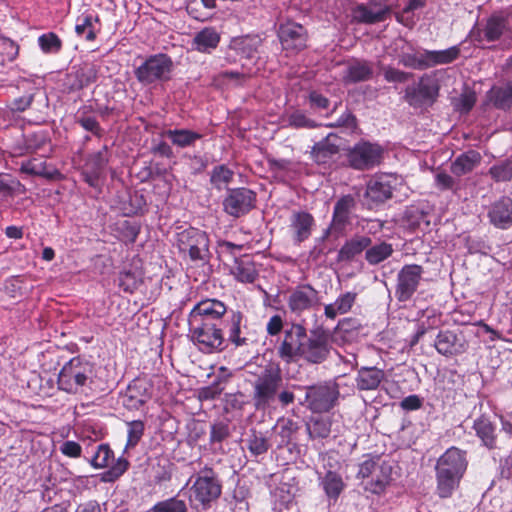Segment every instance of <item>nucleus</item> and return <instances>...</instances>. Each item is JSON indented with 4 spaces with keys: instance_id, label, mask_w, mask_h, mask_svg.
Here are the masks:
<instances>
[{
    "instance_id": "1",
    "label": "nucleus",
    "mask_w": 512,
    "mask_h": 512,
    "mask_svg": "<svg viewBox=\"0 0 512 512\" xmlns=\"http://www.w3.org/2000/svg\"><path fill=\"white\" fill-rule=\"evenodd\" d=\"M332 349V335L323 325L310 329L308 334L303 324L295 322L284 330L277 355L287 364L303 360L319 365L330 358Z\"/></svg>"
},
{
    "instance_id": "2",
    "label": "nucleus",
    "mask_w": 512,
    "mask_h": 512,
    "mask_svg": "<svg viewBox=\"0 0 512 512\" xmlns=\"http://www.w3.org/2000/svg\"><path fill=\"white\" fill-rule=\"evenodd\" d=\"M251 385V402L256 411L266 412L278 404L286 408L294 404L296 396L292 384L285 383L279 363H269L254 375Z\"/></svg>"
},
{
    "instance_id": "3",
    "label": "nucleus",
    "mask_w": 512,
    "mask_h": 512,
    "mask_svg": "<svg viewBox=\"0 0 512 512\" xmlns=\"http://www.w3.org/2000/svg\"><path fill=\"white\" fill-rule=\"evenodd\" d=\"M94 365L76 356L66 362L58 373L57 384L59 390L78 395L86 392L92 383Z\"/></svg>"
},
{
    "instance_id": "4",
    "label": "nucleus",
    "mask_w": 512,
    "mask_h": 512,
    "mask_svg": "<svg viewBox=\"0 0 512 512\" xmlns=\"http://www.w3.org/2000/svg\"><path fill=\"white\" fill-rule=\"evenodd\" d=\"M292 388L305 391L304 399L299 403L314 414L330 412L336 407L340 397L339 385L332 380L306 386L292 384Z\"/></svg>"
},
{
    "instance_id": "5",
    "label": "nucleus",
    "mask_w": 512,
    "mask_h": 512,
    "mask_svg": "<svg viewBox=\"0 0 512 512\" xmlns=\"http://www.w3.org/2000/svg\"><path fill=\"white\" fill-rule=\"evenodd\" d=\"M359 463L356 477L366 480L364 489L375 495L385 493L392 481L393 468L388 461L379 455L367 454Z\"/></svg>"
},
{
    "instance_id": "6",
    "label": "nucleus",
    "mask_w": 512,
    "mask_h": 512,
    "mask_svg": "<svg viewBox=\"0 0 512 512\" xmlns=\"http://www.w3.org/2000/svg\"><path fill=\"white\" fill-rule=\"evenodd\" d=\"M222 494L221 481L212 467L205 466L194 475V481L188 490V499L191 504L197 503L202 507H209Z\"/></svg>"
},
{
    "instance_id": "7",
    "label": "nucleus",
    "mask_w": 512,
    "mask_h": 512,
    "mask_svg": "<svg viewBox=\"0 0 512 512\" xmlns=\"http://www.w3.org/2000/svg\"><path fill=\"white\" fill-rule=\"evenodd\" d=\"M89 463L95 469L108 468L100 475V480L104 483L117 481L130 466L129 461L124 457L115 460L114 452L107 443L97 445Z\"/></svg>"
},
{
    "instance_id": "8",
    "label": "nucleus",
    "mask_w": 512,
    "mask_h": 512,
    "mask_svg": "<svg viewBox=\"0 0 512 512\" xmlns=\"http://www.w3.org/2000/svg\"><path fill=\"white\" fill-rule=\"evenodd\" d=\"M191 339L203 353L221 352L226 348L223 326L189 322Z\"/></svg>"
},
{
    "instance_id": "9",
    "label": "nucleus",
    "mask_w": 512,
    "mask_h": 512,
    "mask_svg": "<svg viewBox=\"0 0 512 512\" xmlns=\"http://www.w3.org/2000/svg\"><path fill=\"white\" fill-rule=\"evenodd\" d=\"M176 244L181 253L188 254L191 261H207L209 238L206 232L189 227L177 233Z\"/></svg>"
},
{
    "instance_id": "10",
    "label": "nucleus",
    "mask_w": 512,
    "mask_h": 512,
    "mask_svg": "<svg viewBox=\"0 0 512 512\" xmlns=\"http://www.w3.org/2000/svg\"><path fill=\"white\" fill-rule=\"evenodd\" d=\"M173 62L166 54L150 56L135 70L137 80L143 85L166 81L170 78Z\"/></svg>"
},
{
    "instance_id": "11",
    "label": "nucleus",
    "mask_w": 512,
    "mask_h": 512,
    "mask_svg": "<svg viewBox=\"0 0 512 512\" xmlns=\"http://www.w3.org/2000/svg\"><path fill=\"white\" fill-rule=\"evenodd\" d=\"M384 148L376 143L361 140L347 153L349 165L357 170H368L379 165L383 159Z\"/></svg>"
},
{
    "instance_id": "12",
    "label": "nucleus",
    "mask_w": 512,
    "mask_h": 512,
    "mask_svg": "<svg viewBox=\"0 0 512 512\" xmlns=\"http://www.w3.org/2000/svg\"><path fill=\"white\" fill-rule=\"evenodd\" d=\"M229 309L224 302L216 298H207L198 302L190 311L189 322L210 323L224 326Z\"/></svg>"
},
{
    "instance_id": "13",
    "label": "nucleus",
    "mask_w": 512,
    "mask_h": 512,
    "mask_svg": "<svg viewBox=\"0 0 512 512\" xmlns=\"http://www.w3.org/2000/svg\"><path fill=\"white\" fill-rule=\"evenodd\" d=\"M424 268L418 264H406L397 274L395 297L399 302H407L411 300L417 291Z\"/></svg>"
},
{
    "instance_id": "14",
    "label": "nucleus",
    "mask_w": 512,
    "mask_h": 512,
    "mask_svg": "<svg viewBox=\"0 0 512 512\" xmlns=\"http://www.w3.org/2000/svg\"><path fill=\"white\" fill-rule=\"evenodd\" d=\"M320 302L319 291L309 283L293 288L287 299V306L297 316L317 306Z\"/></svg>"
},
{
    "instance_id": "15",
    "label": "nucleus",
    "mask_w": 512,
    "mask_h": 512,
    "mask_svg": "<svg viewBox=\"0 0 512 512\" xmlns=\"http://www.w3.org/2000/svg\"><path fill=\"white\" fill-rule=\"evenodd\" d=\"M278 37L282 48L287 53H297L306 47V30L295 22L281 24L278 29Z\"/></svg>"
},
{
    "instance_id": "16",
    "label": "nucleus",
    "mask_w": 512,
    "mask_h": 512,
    "mask_svg": "<svg viewBox=\"0 0 512 512\" xmlns=\"http://www.w3.org/2000/svg\"><path fill=\"white\" fill-rule=\"evenodd\" d=\"M434 347L439 354L452 357L465 353L469 348V343L462 333L441 330L436 336Z\"/></svg>"
},
{
    "instance_id": "17",
    "label": "nucleus",
    "mask_w": 512,
    "mask_h": 512,
    "mask_svg": "<svg viewBox=\"0 0 512 512\" xmlns=\"http://www.w3.org/2000/svg\"><path fill=\"white\" fill-rule=\"evenodd\" d=\"M244 321L245 316L243 312L230 309L223 326V328L225 327L227 330V341L236 348L248 346L253 342L249 337V333L243 329L246 328V326L243 325Z\"/></svg>"
},
{
    "instance_id": "18",
    "label": "nucleus",
    "mask_w": 512,
    "mask_h": 512,
    "mask_svg": "<svg viewBox=\"0 0 512 512\" xmlns=\"http://www.w3.org/2000/svg\"><path fill=\"white\" fill-rule=\"evenodd\" d=\"M468 467L467 452L456 446L448 448L438 459L435 469L463 477Z\"/></svg>"
},
{
    "instance_id": "19",
    "label": "nucleus",
    "mask_w": 512,
    "mask_h": 512,
    "mask_svg": "<svg viewBox=\"0 0 512 512\" xmlns=\"http://www.w3.org/2000/svg\"><path fill=\"white\" fill-rule=\"evenodd\" d=\"M508 30V24L506 18L502 15L495 14L488 18L483 28L474 27L470 31V38L478 43L483 41L494 42L500 39V37Z\"/></svg>"
},
{
    "instance_id": "20",
    "label": "nucleus",
    "mask_w": 512,
    "mask_h": 512,
    "mask_svg": "<svg viewBox=\"0 0 512 512\" xmlns=\"http://www.w3.org/2000/svg\"><path fill=\"white\" fill-rule=\"evenodd\" d=\"M315 226V219L312 214L306 211H293L290 216L289 230L293 243L300 245L309 239Z\"/></svg>"
},
{
    "instance_id": "21",
    "label": "nucleus",
    "mask_w": 512,
    "mask_h": 512,
    "mask_svg": "<svg viewBox=\"0 0 512 512\" xmlns=\"http://www.w3.org/2000/svg\"><path fill=\"white\" fill-rule=\"evenodd\" d=\"M150 397L149 383L144 379L137 378L128 385L123 403L128 409L138 410L148 402Z\"/></svg>"
},
{
    "instance_id": "22",
    "label": "nucleus",
    "mask_w": 512,
    "mask_h": 512,
    "mask_svg": "<svg viewBox=\"0 0 512 512\" xmlns=\"http://www.w3.org/2000/svg\"><path fill=\"white\" fill-rule=\"evenodd\" d=\"M488 217L495 227L509 228L512 225V199L508 196H501L491 204Z\"/></svg>"
},
{
    "instance_id": "23",
    "label": "nucleus",
    "mask_w": 512,
    "mask_h": 512,
    "mask_svg": "<svg viewBox=\"0 0 512 512\" xmlns=\"http://www.w3.org/2000/svg\"><path fill=\"white\" fill-rule=\"evenodd\" d=\"M384 370L375 366H363L357 370L355 385L359 391H375L385 380Z\"/></svg>"
},
{
    "instance_id": "24",
    "label": "nucleus",
    "mask_w": 512,
    "mask_h": 512,
    "mask_svg": "<svg viewBox=\"0 0 512 512\" xmlns=\"http://www.w3.org/2000/svg\"><path fill=\"white\" fill-rule=\"evenodd\" d=\"M355 207V200L351 194L343 195L335 204L330 228L342 232L350 223V215Z\"/></svg>"
},
{
    "instance_id": "25",
    "label": "nucleus",
    "mask_w": 512,
    "mask_h": 512,
    "mask_svg": "<svg viewBox=\"0 0 512 512\" xmlns=\"http://www.w3.org/2000/svg\"><path fill=\"white\" fill-rule=\"evenodd\" d=\"M390 13L387 6L369 7L365 4H358L352 10V19L354 22L363 24H375L384 21Z\"/></svg>"
},
{
    "instance_id": "26",
    "label": "nucleus",
    "mask_w": 512,
    "mask_h": 512,
    "mask_svg": "<svg viewBox=\"0 0 512 512\" xmlns=\"http://www.w3.org/2000/svg\"><path fill=\"white\" fill-rule=\"evenodd\" d=\"M256 194H228L223 201L224 210L233 217L247 214L255 205Z\"/></svg>"
},
{
    "instance_id": "27",
    "label": "nucleus",
    "mask_w": 512,
    "mask_h": 512,
    "mask_svg": "<svg viewBox=\"0 0 512 512\" xmlns=\"http://www.w3.org/2000/svg\"><path fill=\"white\" fill-rule=\"evenodd\" d=\"M404 180L394 173H379L370 178L366 192H393L402 190Z\"/></svg>"
},
{
    "instance_id": "28",
    "label": "nucleus",
    "mask_w": 512,
    "mask_h": 512,
    "mask_svg": "<svg viewBox=\"0 0 512 512\" xmlns=\"http://www.w3.org/2000/svg\"><path fill=\"white\" fill-rule=\"evenodd\" d=\"M108 163V150L103 147L101 150L91 153L86 160L84 166V174L86 181L90 183L92 187H95L101 172L105 169Z\"/></svg>"
},
{
    "instance_id": "29",
    "label": "nucleus",
    "mask_w": 512,
    "mask_h": 512,
    "mask_svg": "<svg viewBox=\"0 0 512 512\" xmlns=\"http://www.w3.org/2000/svg\"><path fill=\"white\" fill-rule=\"evenodd\" d=\"M333 416L319 415L311 417L306 424L308 437L312 441H323L330 437L332 432Z\"/></svg>"
},
{
    "instance_id": "30",
    "label": "nucleus",
    "mask_w": 512,
    "mask_h": 512,
    "mask_svg": "<svg viewBox=\"0 0 512 512\" xmlns=\"http://www.w3.org/2000/svg\"><path fill=\"white\" fill-rule=\"evenodd\" d=\"M357 296V293L352 291L341 293L333 303L324 306V316L334 320L338 315L349 313L356 303Z\"/></svg>"
},
{
    "instance_id": "31",
    "label": "nucleus",
    "mask_w": 512,
    "mask_h": 512,
    "mask_svg": "<svg viewBox=\"0 0 512 512\" xmlns=\"http://www.w3.org/2000/svg\"><path fill=\"white\" fill-rule=\"evenodd\" d=\"M144 282V272L141 268L130 265L124 267L118 274V287L128 294H133Z\"/></svg>"
},
{
    "instance_id": "32",
    "label": "nucleus",
    "mask_w": 512,
    "mask_h": 512,
    "mask_svg": "<svg viewBox=\"0 0 512 512\" xmlns=\"http://www.w3.org/2000/svg\"><path fill=\"white\" fill-rule=\"evenodd\" d=\"M261 45L262 39L259 36L247 35L233 38L230 42L229 48L242 57L252 59L256 54H258Z\"/></svg>"
},
{
    "instance_id": "33",
    "label": "nucleus",
    "mask_w": 512,
    "mask_h": 512,
    "mask_svg": "<svg viewBox=\"0 0 512 512\" xmlns=\"http://www.w3.org/2000/svg\"><path fill=\"white\" fill-rule=\"evenodd\" d=\"M234 172L226 165L215 166L210 175V182L214 189L227 190V192H251L244 188H229L233 182Z\"/></svg>"
},
{
    "instance_id": "34",
    "label": "nucleus",
    "mask_w": 512,
    "mask_h": 512,
    "mask_svg": "<svg viewBox=\"0 0 512 512\" xmlns=\"http://www.w3.org/2000/svg\"><path fill=\"white\" fill-rule=\"evenodd\" d=\"M437 94V89L433 86L420 83L417 87H408L406 89V101L414 106L421 107L425 104L432 103Z\"/></svg>"
},
{
    "instance_id": "35",
    "label": "nucleus",
    "mask_w": 512,
    "mask_h": 512,
    "mask_svg": "<svg viewBox=\"0 0 512 512\" xmlns=\"http://www.w3.org/2000/svg\"><path fill=\"white\" fill-rule=\"evenodd\" d=\"M435 477L436 494L442 499L450 498L459 488L461 479L463 478L453 473L444 472L443 469H435Z\"/></svg>"
},
{
    "instance_id": "36",
    "label": "nucleus",
    "mask_w": 512,
    "mask_h": 512,
    "mask_svg": "<svg viewBox=\"0 0 512 512\" xmlns=\"http://www.w3.org/2000/svg\"><path fill=\"white\" fill-rule=\"evenodd\" d=\"M473 429L488 449L496 447L497 435L496 426L486 415H481L474 420Z\"/></svg>"
},
{
    "instance_id": "37",
    "label": "nucleus",
    "mask_w": 512,
    "mask_h": 512,
    "mask_svg": "<svg viewBox=\"0 0 512 512\" xmlns=\"http://www.w3.org/2000/svg\"><path fill=\"white\" fill-rule=\"evenodd\" d=\"M371 243L372 240L368 236H355L347 240L338 251V260L347 262L353 260L364 250L366 251Z\"/></svg>"
},
{
    "instance_id": "38",
    "label": "nucleus",
    "mask_w": 512,
    "mask_h": 512,
    "mask_svg": "<svg viewBox=\"0 0 512 512\" xmlns=\"http://www.w3.org/2000/svg\"><path fill=\"white\" fill-rule=\"evenodd\" d=\"M219 42L220 33L213 27H205L195 34L192 47L199 52L210 53L218 46Z\"/></svg>"
},
{
    "instance_id": "39",
    "label": "nucleus",
    "mask_w": 512,
    "mask_h": 512,
    "mask_svg": "<svg viewBox=\"0 0 512 512\" xmlns=\"http://www.w3.org/2000/svg\"><path fill=\"white\" fill-rule=\"evenodd\" d=\"M232 274L241 283H253L259 275L255 263L249 255L235 260Z\"/></svg>"
},
{
    "instance_id": "40",
    "label": "nucleus",
    "mask_w": 512,
    "mask_h": 512,
    "mask_svg": "<svg viewBox=\"0 0 512 512\" xmlns=\"http://www.w3.org/2000/svg\"><path fill=\"white\" fill-rule=\"evenodd\" d=\"M117 208L124 216L138 214L146 206L143 194H119Z\"/></svg>"
},
{
    "instance_id": "41",
    "label": "nucleus",
    "mask_w": 512,
    "mask_h": 512,
    "mask_svg": "<svg viewBox=\"0 0 512 512\" xmlns=\"http://www.w3.org/2000/svg\"><path fill=\"white\" fill-rule=\"evenodd\" d=\"M426 68L452 63L459 57V46H452L445 50H424Z\"/></svg>"
},
{
    "instance_id": "42",
    "label": "nucleus",
    "mask_w": 512,
    "mask_h": 512,
    "mask_svg": "<svg viewBox=\"0 0 512 512\" xmlns=\"http://www.w3.org/2000/svg\"><path fill=\"white\" fill-rule=\"evenodd\" d=\"M480 161L481 155L477 151H468L454 160L451 164V171L456 176L465 175L477 167Z\"/></svg>"
},
{
    "instance_id": "43",
    "label": "nucleus",
    "mask_w": 512,
    "mask_h": 512,
    "mask_svg": "<svg viewBox=\"0 0 512 512\" xmlns=\"http://www.w3.org/2000/svg\"><path fill=\"white\" fill-rule=\"evenodd\" d=\"M488 100L498 109H509L512 105V81L505 86H493L487 93Z\"/></svg>"
},
{
    "instance_id": "44",
    "label": "nucleus",
    "mask_w": 512,
    "mask_h": 512,
    "mask_svg": "<svg viewBox=\"0 0 512 512\" xmlns=\"http://www.w3.org/2000/svg\"><path fill=\"white\" fill-rule=\"evenodd\" d=\"M372 74L373 69L369 62L356 60L348 65L344 81L347 83L367 81Z\"/></svg>"
},
{
    "instance_id": "45",
    "label": "nucleus",
    "mask_w": 512,
    "mask_h": 512,
    "mask_svg": "<svg viewBox=\"0 0 512 512\" xmlns=\"http://www.w3.org/2000/svg\"><path fill=\"white\" fill-rule=\"evenodd\" d=\"M321 485L326 496L334 501L339 498L345 488V483L342 479V476L332 470H329L325 473L321 480Z\"/></svg>"
},
{
    "instance_id": "46",
    "label": "nucleus",
    "mask_w": 512,
    "mask_h": 512,
    "mask_svg": "<svg viewBox=\"0 0 512 512\" xmlns=\"http://www.w3.org/2000/svg\"><path fill=\"white\" fill-rule=\"evenodd\" d=\"M165 135L174 145L181 148L193 145L202 137L201 134L188 129H170L165 132Z\"/></svg>"
},
{
    "instance_id": "47",
    "label": "nucleus",
    "mask_w": 512,
    "mask_h": 512,
    "mask_svg": "<svg viewBox=\"0 0 512 512\" xmlns=\"http://www.w3.org/2000/svg\"><path fill=\"white\" fill-rule=\"evenodd\" d=\"M394 252L393 246L387 242L369 246L365 252V259L370 265H378L388 259Z\"/></svg>"
},
{
    "instance_id": "48",
    "label": "nucleus",
    "mask_w": 512,
    "mask_h": 512,
    "mask_svg": "<svg viewBox=\"0 0 512 512\" xmlns=\"http://www.w3.org/2000/svg\"><path fill=\"white\" fill-rule=\"evenodd\" d=\"M362 329L361 321L355 317H345L339 320L335 327V331L340 333L346 340L357 338Z\"/></svg>"
},
{
    "instance_id": "49",
    "label": "nucleus",
    "mask_w": 512,
    "mask_h": 512,
    "mask_svg": "<svg viewBox=\"0 0 512 512\" xmlns=\"http://www.w3.org/2000/svg\"><path fill=\"white\" fill-rule=\"evenodd\" d=\"M97 21V17L92 13H83L77 18L75 32L79 36H84L87 40L95 39L93 23Z\"/></svg>"
},
{
    "instance_id": "50",
    "label": "nucleus",
    "mask_w": 512,
    "mask_h": 512,
    "mask_svg": "<svg viewBox=\"0 0 512 512\" xmlns=\"http://www.w3.org/2000/svg\"><path fill=\"white\" fill-rule=\"evenodd\" d=\"M150 512H188L187 504L177 496L157 502Z\"/></svg>"
},
{
    "instance_id": "51",
    "label": "nucleus",
    "mask_w": 512,
    "mask_h": 512,
    "mask_svg": "<svg viewBox=\"0 0 512 512\" xmlns=\"http://www.w3.org/2000/svg\"><path fill=\"white\" fill-rule=\"evenodd\" d=\"M127 441L125 448H134L142 439L145 431V423L142 420L127 422Z\"/></svg>"
},
{
    "instance_id": "52",
    "label": "nucleus",
    "mask_w": 512,
    "mask_h": 512,
    "mask_svg": "<svg viewBox=\"0 0 512 512\" xmlns=\"http://www.w3.org/2000/svg\"><path fill=\"white\" fill-rule=\"evenodd\" d=\"M247 441L250 453L255 456L266 453L270 448L268 439L261 432L256 430H251Z\"/></svg>"
},
{
    "instance_id": "53",
    "label": "nucleus",
    "mask_w": 512,
    "mask_h": 512,
    "mask_svg": "<svg viewBox=\"0 0 512 512\" xmlns=\"http://www.w3.org/2000/svg\"><path fill=\"white\" fill-rule=\"evenodd\" d=\"M280 427L279 436L281 438L282 445H288L292 442L293 436L299 431L300 426L298 422L291 418H280L278 420Z\"/></svg>"
},
{
    "instance_id": "54",
    "label": "nucleus",
    "mask_w": 512,
    "mask_h": 512,
    "mask_svg": "<svg viewBox=\"0 0 512 512\" xmlns=\"http://www.w3.org/2000/svg\"><path fill=\"white\" fill-rule=\"evenodd\" d=\"M38 45L43 53L56 54L62 48V41L55 33L48 32L38 37Z\"/></svg>"
},
{
    "instance_id": "55",
    "label": "nucleus",
    "mask_w": 512,
    "mask_h": 512,
    "mask_svg": "<svg viewBox=\"0 0 512 512\" xmlns=\"http://www.w3.org/2000/svg\"><path fill=\"white\" fill-rule=\"evenodd\" d=\"M230 437L229 425L223 421L212 424L209 441L211 444L221 443Z\"/></svg>"
},
{
    "instance_id": "56",
    "label": "nucleus",
    "mask_w": 512,
    "mask_h": 512,
    "mask_svg": "<svg viewBox=\"0 0 512 512\" xmlns=\"http://www.w3.org/2000/svg\"><path fill=\"white\" fill-rule=\"evenodd\" d=\"M490 174L496 181H508L512 178V161H505L494 165L490 169Z\"/></svg>"
},
{
    "instance_id": "57",
    "label": "nucleus",
    "mask_w": 512,
    "mask_h": 512,
    "mask_svg": "<svg viewBox=\"0 0 512 512\" xmlns=\"http://www.w3.org/2000/svg\"><path fill=\"white\" fill-rule=\"evenodd\" d=\"M287 123L294 128H313L316 123L309 119L303 112L294 111L287 117Z\"/></svg>"
},
{
    "instance_id": "58",
    "label": "nucleus",
    "mask_w": 512,
    "mask_h": 512,
    "mask_svg": "<svg viewBox=\"0 0 512 512\" xmlns=\"http://www.w3.org/2000/svg\"><path fill=\"white\" fill-rule=\"evenodd\" d=\"M399 63L408 68L426 69L425 51L420 56L409 53L402 54Z\"/></svg>"
},
{
    "instance_id": "59",
    "label": "nucleus",
    "mask_w": 512,
    "mask_h": 512,
    "mask_svg": "<svg viewBox=\"0 0 512 512\" xmlns=\"http://www.w3.org/2000/svg\"><path fill=\"white\" fill-rule=\"evenodd\" d=\"M224 388L221 386V380L214 381L211 385L204 387L200 390L201 400H214L217 399L223 392Z\"/></svg>"
},
{
    "instance_id": "60",
    "label": "nucleus",
    "mask_w": 512,
    "mask_h": 512,
    "mask_svg": "<svg viewBox=\"0 0 512 512\" xmlns=\"http://www.w3.org/2000/svg\"><path fill=\"white\" fill-rule=\"evenodd\" d=\"M383 74L386 81L395 83H404L411 77L410 73L390 66L384 68Z\"/></svg>"
},
{
    "instance_id": "61",
    "label": "nucleus",
    "mask_w": 512,
    "mask_h": 512,
    "mask_svg": "<svg viewBox=\"0 0 512 512\" xmlns=\"http://www.w3.org/2000/svg\"><path fill=\"white\" fill-rule=\"evenodd\" d=\"M60 451L69 458H79L81 456L82 447L76 441L67 440L61 444Z\"/></svg>"
},
{
    "instance_id": "62",
    "label": "nucleus",
    "mask_w": 512,
    "mask_h": 512,
    "mask_svg": "<svg viewBox=\"0 0 512 512\" xmlns=\"http://www.w3.org/2000/svg\"><path fill=\"white\" fill-rule=\"evenodd\" d=\"M284 328V321L281 315L275 314L270 317L266 324V332L269 336L279 335Z\"/></svg>"
},
{
    "instance_id": "63",
    "label": "nucleus",
    "mask_w": 512,
    "mask_h": 512,
    "mask_svg": "<svg viewBox=\"0 0 512 512\" xmlns=\"http://www.w3.org/2000/svg\"><path fill=\"white\" fill-rule=\"evenodd\" d=\"M422 404V399L418 395L412 394L402 399L400 407L406 411H415L420 409Z\"/></svg>"
},
{
    "instance_id": "64",
    "label": "nucleus",
    "mask_w": 512,
    "mask_h": 512,
    "mask_svg": "<svg viewBox=\"0 0 512 512\" xmlns=\"http://www.w3.org/2000/svg\"><path fill=\"white\" fill-rule=\"evenodd\" d=\"M475 102H476V96L474 93H471V92L465 93V94L461 95V97L459 99L458 107L461 111L468 112L472 109Z\"/></svg>"
}]
</instances>
